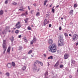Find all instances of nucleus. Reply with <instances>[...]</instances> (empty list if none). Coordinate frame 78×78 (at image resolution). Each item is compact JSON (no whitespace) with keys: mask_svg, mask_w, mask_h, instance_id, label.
Segmentation results:
<instances>
[{"mask_svg":"<svg viewBox=\"0 0 78 78\" xmlns=\"http://www.w3.org/2000/svg\"><path fill=\"white\" fill-rule=\"evenodd\" d=\"M63 65H61L60 66V68H62L63 67Z\"/></svg>","mask_w":78,"mask_h":78,"instance_id":"7c9ffc66","label":"nucleus"},{"mask_svg":"<svg viewBox=\"0 0 78 78\" xmlns=\"http://www.w3.org/2000/svg\"><path fill=\"white\" fill-rule=\"evenodd\" d=\"M10 27H6V29H9Z\"/></svg>","mask_w":78,"mask_h":78,"instance_id":"e433bc0d","label":"nucleus"},{"mask_svg":"<svg viewBox=\"0 0 78 78\" xmlns=\"http://www.w3.org/2000/svg\"><path fill=\"white\" fill-rule=\"evenodd\" d=\"M10 40L12 42L14 41V37L12 36V38H10Z\"/></svg>","mask_w":78,"mask_h":78,"instance_id":"dca6fc26","label":"nucleus"},{"mask_svg":"<svg viewBox=\"0 0 78 78\" xmlns=\"http://www.w3.org/2000/svg\"><path fill=\"white\" fill-rule=\"evenodd\" d=\"M33 5H34V6H36V4H33Z\"/></svg>","mask_w":78,"mask_h":78,"instance_id":"49530a36","label":"nucleus"},{"mask_svg":"<svg viewBox=\"0 0 78 78\" xmlns=\"http://www.w3.org/2000/svg\"><path fill=\"white\" fill-rule=\"evenodd\" d=\"M73 10H70L69 13H70V14H71V13H73Z\"/></svg>","mask_w":78,"mask_h":78,"instance_id":"a878e982","label":"nucleus"},{"mask_svg":"<svg viewBox=\"0 0 78 78\" xmlns=\"http://www.w3.org/2000/svg\"><path fill=\"white\" fill-rule=\"evenodd\" d=\"M12 64L13 67H14L16 66V64L14 62H12Z\"/></svg>","mask_w":78,"mask_h":78,"instance_id":"2eb2a0df","label":"nucleus"},{"mask_svg":"<svg viewBox=\"0 0 78 78\" xmlns=\"http://www.w3.org/2000/svg\"><path fill=\"white\" fill-rule=\"evenodd\" d=\"M12 51H13V48H12Z\"/></svg>","mask_w":78,"mask_h":78,"instance_id":"680f3d73","label":"nucleus"},{"mask_svg":"<svg viewBox=\"0 0 78 78\" xmlns=\"http://www.w3.org/2000/svg\"><path fill=\"white\" fill-rule=\"evenodd\" d=\"M64 45V40L61 36H59V40L58 41V47H61V46H63Z\"/></svg>","mask_w":78,"mask_h":78,"instance_id":"f03ea898","label":"nucleus"},{"mask_svg":"<svg viewBox=\"0 0 78 78\" xmlns=\"http://www.w3.org/2000/svg\"><path fill=\"white\" fill-rule=\"evenodd\" d=\"M69 36L72 37V35H71L70 34H69Z\"/></svg>","mask_w":78,"mask_h":78,"instance_id":"6e6d98bb","label":"nucleus"},{"mask_svg":"<svg viewBox=\"0 0 78 78\" xmlns=\"http://www.w3.org/2000/svg\"><path fill=\"white\" fill-rule=\"evenodd\" d=\"M13 29H14V30H16V28H13Z\"/></svg>","mask_w":78,"mask_h":78,"instance_id":"052dcab7","label":"nucleus"},{"mask_svg":"<svg viewBox=\"0 0 78 78\" xmlns=\"http://www.w3.org/2000/svg\"><path fill=\"white\" fill-rule=\"evenodd\" d=\"M34 11H33V10L31 11V12H30L31 14H33V12Z\"/></svg>","mask_w":78,"mask_h":78,"instance_id":"a19ab883","label":"nucleus"},{"mask_svg":"<svg viewBox=\"0 0 78 78\" xmlns=\"http://www.w3.org/2000/svg\"><path fill=\"white\" fill-rule=\"evenodd\" d=\"M40 15V13L39 12H38L37 13L36 16H39Z\"/></svg>","mask_w":78,"mask_h":78,"instance_id":"5701e85b","label":"nucleus"},{"mask_svg":"<svg viewBox=\"0 0 78 78\" xmlns=\"http://www.w3.org/2000/svg\"><path fill=\"white\" fill-rule=\"evenodd\" d=\"M40 70V68H39L37 70V72H38Z\"/></svg>","mask_w":78,"mask_h":78,"instance_id":"de8ad7c7","label":"nucleus"},{"mask_svg":"<svg viewBox=\"0 0 78 78\" xmlns=\"http://www.w3.org/2000/svg\"><path fill=\"white\" fill-rule=\"evenodd\" d=\"M19 33V31L18 30H16L15 31V33H16V34H18Z\"/></svg>","mask_w":78,"mask_h":78,"instance_id":"6ab92c4d","label":"nucleus"},{"mask_svg":"<svg viewBox=\"0 0 78 78\" xmlns=\"http://www.w3.org/2000/svg\"><path fill=\"white\" fill-rule=\"evenodd\" d=\"M62 29V28H61V27H59V30L60 31V30H61Z\"/></svg>","mask_w":78,"mask_h":78,"instance_id":"c9c22d12","label":"nucleus"},{"mask_svg":"<svg viewBox=\"0 0 78 78\" xmlns=\"http://www.w3.org/2000/svg\"><path fill=\"white\" fill-rule=\"evenodd\" d=\"M49 23V21H48L47 23H46V24H48V23Z\"/></svg>","mask_w":78,"mask_h":78,"instance_id":"37998d69","label":"nucleus"},{"mask_svg":"<svg viewBox=\"0 0 78 78\" xmlns=\"http://www.w3.org/2000/svg\"><path fill=\"white\" fill-rule=\"evenodd\" d=\"M69 77L70 78H72V76H70Z\"/></svg>","mask_w":78,"mask_h":78,"instance_id":"bf43d9fd","label":"nucleus"},{"mask_svg":"<svg viewBox=\"0 0 78 78\" xmlns=\"http://www.w3.org/2000/svg\"><path fill=\"white\" fill-rule=\"evenodd\" d=\"M40 64L41 66H43V63L39 61V60H36L35 61V62L34 63V67L33 68V69H34V70H37V66H36V65L35 64Z\"/></svg>","mask_w":78,"mask_h":78,"instance_id":"7ed1b4c3","label":"nucleus"},{"mask_svg":"<svg viewBox=\"0 0 78 78\" xmlns=\"http://www.w3.org/2000/svg\"><path fill=\"white\" fill-rule=\"evenodd\" d=\"M31 27H34V26L33 25H31Z\"/></svg>","mask_w":78,"mask_h":78,"instance_id":"864d4df0","label":"nucleus"},{"mask_svg":"<svg viewBox=\"0 0 78 78\" xmlns=\"http://www.w3.org/2000/svg\"><path fill=\"white\" fill-rule=\"evenodd\" d=\"M7 66L9 68H11V64L10 63H8Z\"/></svg>","mask_w":78,"mask_h":78,"instance_id":"f8f14e48","label":"nucleus"},{"mask_svg":"<svg viewBox=\"0 0 78 78\" xmlns=\"http://www.w3.org/2000/svg\"><path fill=\"white\" fill-rule=\"evenodd\" d=\"M51 27V24H49V27Z\"/></svg>","mask_w":78,"mask_h":78,"instance_id":"a18cd8bd","label":"nucleus"},{"mask_svg":"<svg viewBox=\"0 0 78 78\" xmlns=\"http://www.w3.org/2000/svg\"><path fill=\"white\" fill-rule=\"evenodd\" d=\"M64 35L66 37H67L68 36V34L66 33L64 34Z\"/></svg>","mask_w":78,"mask_h":78,"instance_id":"b1692460","label":"nucleus"},{"mask_svg":"<svg viewBox=\"0 0 78 78\" xmlns=\"http://www.w3.org/2000/svg\"><path fill=\"white\" fill-rule=\"evenodd\" d=\"M78 45V43H77L76 44V46H77V45Z\"/></svg>","mask_w":78,"mask_h":78,"instance_id":"603ef678","label":"nucleus"},{"mask_svg":"<svg viewBox=\"0 0 78 78\" xmlns=\"http://www.w3.org/2000/svg\"><path fill=\"white\" fill-rule=\"evenodd\" d=\"M44 56L45 57H46V55H45V54H44Z\"/></svg>","mask_w":78,"mask_h":78,"instance_id":"8fccbe9b","label":"nucleus"},{"mask_svg":"<svg viewBox=\"0 0 78 78\" xmlns=\"http://www.w3.org/2000/svg\"><path fill=\"white\" fill-rule=\"evenodd\" d=\"M69 57V55L68 54H65L64 55V59H67Z\"/></svg>","mask_w":78,"mask_h":78,"instance_id":"0eeeda50","label":"nucleus"},{"mask_svg":"<svg viewBox=\"0 0 78 78\" xmlns=\"http://www.w3.org/2000/svg\"><path fill=\"white\" fill-rule=\"evenodd\" d=\"M12 4L14 5H17V3H16V2H14L12 3Z\"/></svg>","mask_w":78,"mask_h":78,"instance_id":"2f4dec72","label":"nucleus"},{"mask_svg":"<svg viewBox=\"0 0 78 78\" xmlns=\"http://www.w3.org/2000/svg\"><path fill=\"white\" fill-rule=\"evenodd\" d=\"M59 61H58L55 65V67H58V66H59Z\"/></svg>","mask_w":78,"mask_h":78,"instance_id":"1a4fd4ad","label":"nucleus"},{"mask_svg":"<svg viewBox=\"0 0 78 78\" xmlns=\"http://www.w3.org/2000/svg\"><path fill=\"white\" fill-rule=\"evenodd\" d=\"M33 43H34V41H33V40L31 41H30L31 44H33Z\"/></svg>","mask_w":78,"mask_h":78,"instance_id":"bb28decb","label":"nucleus"},{"mask_svg":"<svg viewBox=\"0 0 78 78\" xmlns=\"http://www.w3.org/2000/svg\"><path fill=\"white\" fill-rule=\"evenodd\" d=\"M45 78H48V77H45Z\"/></svg>","mask_w":78,"mask_h":78,"instance_id":"0e129e2a","label":"nucleus"},{"mask_svg":"<svg viewBox=\"0 0 78 78\" xmlns=\"http://www.w3.org/2000/svg\"><path fill=\"white\" fill-rule=\"evenodd\" d=\"M27 29L29 30H31V27L29 26L27 27Z\"/></svg>","mask_w":78,"mask_h":78,"instance_id":"4be33fe9","label":"nucleus"},{"mask_svg":"<svg viewBox=\"0 0 78 78\" xmlns=\"http://www.w3.org/2000/svg\"><path fill=\"white\" fill-rule=\"evenodd\" d=\"M22 37V36H21V35H19V38H20V37Z\"/></svg>","mask_w":78,"mask_h":78,"instance_id":"c03bdc74","label":"nucleus"},{"mask_svg":"<svg viewBox=\"0 0 78 78\" xmlns=\"http://www.w3.org/2000/svg\"><path fill=\"white\" fill-rule=\"evenodd\" d=\"M30 8H28V9H29V10H30Z\"/></svg>","mask_w":78,"mask_h":78,"instance_id":"69168bd1","label":"nucleus"},{"mask_svg":"<svg viewBox=\"0 0 78 78\" xmlns=\"http://www.w3.org/2000/svg\"><path fill=\"white\" fill-rule=\"evenodd\" d=\"M23 10L22 9H19V11H22Z\"/></svg>","mask_w":78,"mask_h":78,"instance_id":"3c124183","label":"nucleus"},{"mask_svg":"<svg viewBox=\"0 0 78 78\" xmlns=\"http://www.w3.org/2000/svg\"><path fill=\"white\" fill-rule=\"evenodd\" d=\"M48 76V72H46L45 74V76Z\"/></svg>","mask_w":78,"mask_h":78,"instance_id":"c756f323","label":"nucleus"},{"mask_svg":"<svg viewBox=\"0 0 78 78\" xmlns=\"http://www.w3.org/2000/svg\"><path fill=\"white\" fill-rule=\"evenodd\" d=\"M26 14L27 15L28 14V12L27 11L26 12Z\"/></svg>","mask_w":78,"mask_h":78,"instance_id":"09e8293b","label":"nucleus"},{"mask_svg":"<svg viewBox=\"0 0 78 78\" xmlns=\"http://www.w3.org/2000/svg\"><path fill=\"white\" fill-rule=\"evenodd\" d=\"M58 7H59V5H58L57 6H56V8H58Z\"/></svg>","mask_w":78,"mask_h":78,"instance_id":"5fc2aeb1","label":"nucleus"},{"mask_svg":"<svg viewBox=\"0 0 78 78\" xmlns=\"http://www.w3.org/2000/svg\"><path fill=\"white\" fill-rule=\"evenodd\" d=\"M47 2H48L47 0H46L44 1V6H45V5H46V3H47Z\"/></svg>","mask_w":78,"mask_h":78,"instance_id":"f3484780","label":"nucleus"},{"mask_svg":"<svg viewBox=\"0 0 78 78\" xmlns=\"http://www.w3.org/2000/svg\"><path fill=\"white\" fill-rule=\"evenodd\" d=\"M10 50H11V47L9 46L7 50V53H10Z\"/></svg>","mask_w":78,"mask_h":78,"instance_id":"9d476101","label":"nucleus"},{"mask_svg":"<svg viewBox=\"0 0 78 78\" xmlns=\"http://www.w3.org/2000/svg\"><path fill=\"white\" fill-rule=\"evenodd\" d=\"M46 16L47 17H48V16H49V15H48V14H47L46 15Z\"/></svg>","mask_w":78,"mask_h":78,"instance_id":"79ce46f5","label":"nucleus"},{"mask_svg":"<svg viewBox=\"0 0 78 78\" xmlns=\"http://www.w3.org/2000/svg\"><path fill=\"white\" fill-rule=\"evenodd\" d=\"M8 0H7V1H6L5 2V4H7V3H8Z\"/></svg>","mask_w":78,"mask_h":78,"instance_id":"f704fd0d","label":"nucleus"},{"mask_svg":"<svg viewBox=\"0 0 78 78\" xmlns=\"http://www.w3.org/2000/svg\"><path fill=\"white\" fill-rule=\"evenodd\" d=\"M6 75L7 76H9V73H6Z\"/></svg>","mask_w":78,"mask_h":78,"instance_id":"cd10ccee","label":"nucleus"},{"mask_svg":"<svg viewBox=\"0 0 78 78\" xmlns=\"http://www.w3.org/2000/svg\"><path fill=\"white\" fill-rule=\"evenodd\" d=\"M61 20H62V19H63V18H61Z\"/></svg>","mask_w":78,"mask_h":78,"instance_id":"e2e57ef3","label":"nucleus"},{"mask_svg":"<svg viewBox=\"0 0 78 78\" xmlns=\"http://www.w3.org/2000/svg\"><path fill=\"white\" fill-rule=\"evenodd\" d=\"M51 11L53 13H55V9H52Z\"/></svg>","mask_w":78,"mask_h":78,"instance_id":"393cba45","label":"nucleus"},{"mask_svg":"<svg viewBox=\"0 0 78 78\" xmlns=\"http://www.w3.org/2000/svg\"><path fill=\"white\" fill-rule=\"evenodd\" d=\"M15 27H16V28H18V29L20 28L21 27V25L20 24V22H18L15 26Z\"/></svg>","mask_w":78,"mask_h":78,"instance_id":"423d86ee","label":"nucleus"},{"mask_svg":"<svg viewBox=\"0 0 78 78\" xmlns=\"http://www.w3.org/2000/svg\"><path fill=\"white\" fill-rule=\"evenodd\" d=\"M3 47L4 50V53H5L6 50V48H7L6 46V40L3 41Z\"/></svg>","mask_w":78,"mask_h":78,"instance_id":"20e7f679","label":"nucleus"},{"mask_svg":"<svg viewBox=\"0 0 78 78\" xmlns=\"http://www.w3.org/2000/svg\"><path fill=\"white\" fill-rule=\"evenodd\" d=\"M9 32H11V30H9Z\"/></svg>","mask_w":78,"mask_h":78,"instance_id":"4d7b16f0","label":"nucleus"},{"mask_svg":"<svg viewBox=\"0 0 78 78\" xmlns=\"http://www.w3.org/2000/svg\"><path fill=\"white\" fill-rule=\"evenodd\" d=\"M26 68H27V66H23L22 68L23 70V71L25 70L26 69Z\"/></svg>","mask_w":78,"mask_h":78,"instance_id":"ddd939ff","label":"nucleus"},{"mask_svg":"<svg viewBox=\"0 0 78 78\" xmlns=\"http://www.w3.org/2000/svg\"><path fill=\"white\" fill-rule=\"evenodd\" d=\"M28 18H26V20H24L25 23H27L28 22Z\"/></svg>","mask_w":78,"mask_h":78,"instance_id":"a211bd4d","label":"nucleus"},{"mask_svg":"<svg viewBox=\"0 0 78 78\" xmlns=\"http://www.w3.org/2000/svg\"><path fill=\"white\" fill-rule=\"evenodd\" d=\"M52 5H51L50 6V7H51Z\"/></svg>","mask_w":78,"mask_h":78,"instance_id":"13d9d810","label":"nucleus"},{"mask_svg":"<svg viewBox=\"0 0 78 78\" xmlns=\"http://www.w3.org/2000/svg\"><path fill=\"white\" fill-rule=\"evenodd\" d=\"M78 6V5H77V4H74V8H76Z\"/></svg>","mask_w":78,"mask_h":78,"instance_id":"aec40b11","label":"nucleus"},{"mask_svg":"<svg viewBox=\"0 0 78 78\" xmlns=\"http://www.w3.org/2000/svg\"><path fill=\"white\" fill-rule=\"evenodd\" d=\"M49 51L51 53H55L56 51V44L55 43L52 44L49 47Z\"/></svg>","mask_w":78,"mask_h":78,"instance_id":"f257e3e1","label":"nucleus"},{"mask_svg":"<svg viewBox=\"0 0 78 78\" xmlns=\"http://www.w3.org/2000/svg\"><path fill=\"white\" fill-rule=\"evenodd\" d=\"M19 50H21V49H22V47H19Z\"/></svg>","mask_w":78,"mask_h":78,"instance_id":"ea45409f","label":"nucleus"},{"mask_svg":"<svg viewBox=\"0 0 78 78\" xmlns=\"http://www.w3.org/2000/svg\"><path fill=\"white\" fill-rule=\"evenodd\" d=\"M14 30H12V34H14Z\"/></svg>","mask_w":78,"mask_h":78,"instance_id":"72a5a7b5","label":"nucleus"},{"mask_svg":"<svg viewBox=\"0 0 78 78\" xmlns=\"http://www.w3.org/2000/svg\"><path fill=\"white\" fill-rule=\"evenodd\" d=\"M32 53V50H30V51H29V52L28 53V54H30Z\"/></svg>","mask_w":78,"mask_h":78,"instance_id":"c85d7f7f","label":"nucleus"},{"mask_svg":"<svg viewBox=\"0 0 78 78\" xmlns=\"http://www.w3.org/2000/svg\"><path fill=\"white\" fill-rule=\"evenodd\" d=\"M28 8H30V6H28Z\"/></svg>","mask_w":78,"mask_h":78,"instance_id":"338daca9","label":"nucleus"},{"mask_svg":"<svg viewBox=\"0 0 78 78\" xmlns=\"http://www.w3.org/2000/svg\"><path fill=\"white\" fill-rule=\"evenodd\" d=\"M3 11L2 10H1L0 11V15H2V14H3Z\"/></svg>","mask_w":78,"mask_h":78,"instance_id":"412c9836","label":"nucleus"},{"mask_svg":"<svg viewBox=\"0 0 78 78\" xmlns=\"http://www.w3.org/2000/svg\"><path fill=\"white\" fill-rule=\"evenodd\" d=\"M47 19H45L44 21V26H45L46 24H47V23H46L47 22Z\"/></svg>","mask_w":78,"mask_h":78,"instance_id":"9b49d317","label":"nucleus"},{"mask_svg":"<svg viewBox=\"0 0 78 78\" xmlns=\"http://www.w3.org/2000/svg\"><path fill=\"white\" fill-rule=\"evenodd\" d=\"M49 44H51L53 43V40L52 39H49L48 41Z\"/></svg>","mask_w":78,"mask_h":78,"instance_id":"6e6552de","label":"nucleus"},{"mask_svg":"<svg viewBox=\"0 0 78 78\" xmlns=\"http://www.w3.org/2000/svg\"><path fill=\"white\" fill-rule=\"evenodd\" d=\"M53 58L52 56H50L48 58V59H53Z\"/></svg>","mask_w":78,"mask_h":78,"instance_id":"4468645a","label":"nucleus"},{"mask_svg":"<svg viewBox=\"0 0 78 78\" xmlns=\"http://www.w3.org/2000/svg\"><path fill=\"white\" fill-rule=\"evenodd\" d=\"M23 39H24V41L27 39L26 38V37H24V38H23Z\"/></svg>","mask_w":78,"mask_h":78,"instance_id":"58836bf2","label":"nucleus"},{"mask_svg":"<svg viewBox=\"0 0 78 78\" xmlns=\"http://www.w3.org/2000/svg\"><path fill=\"white\" fill-rule=\"evenodd\" d=\"M37 40L35 38H34L33 39V41H36Z\"/></svg>","mask_w":78,"mask_h":78,"instance_id":"473e14b6","label":"nucleus"},{"mask_svg":"<svg viewBox=\"0 0 78 78\" xmlns=\"http://www.w3.org/2000/svg\"><path fill=\"white\" fill-rule=\"evenodd\" d=\"M46 6L47 7L48 6V5H46Z\"/></svg>","mask_w":78,"mask_h":78,"instance_id":"774afa93","label":"nucleus"},{"mask_svg":"<svg viewBox=\"0 0 78 78\" xmlns=\"http://www.w3.org/2000/svg\"><path fill=\"white\" fill-rule=\"evenodd\" d=\"M78 39V35L75 34H74L73 37V41H76Z\"/></svg>","mask_w":78,"mask_h":78,"instance_id":"39448f33","label":"nucleus"},{"mask_svg":"<svg viewBox=\"0 0 78 78\" xmlns=\"http://www.w3.org/2000/svg\"><path fill=\"white\" fill-rule=\"evenodd\" d=\"M24 41L25 42H28V41L27 40V39L24 40Z\"/></svg>","mask_w":78,"mask_h":78,"instance_id":"4c0bfd02","label":"nucleus"}]
</instances>
